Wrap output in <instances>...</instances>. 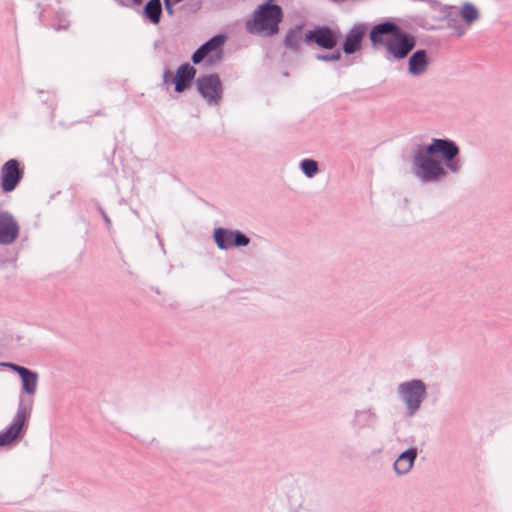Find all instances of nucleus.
Wrapping results in <instances>:
<instances>
[{
    "label": "nucleus",
    "mask_w": 512,
    "mask_h": 512,
    "mask_svg": "<svg viewBox=\"0 0 512 512\" xmlns=\"http://www.w3.org/2000/svg\"><path fill=\"white\" fill-rule=\"evenodd\" d=\"M165 1V5H166V8L168 11H171V4H170V0H164Z\"/></svg>",
    "instance_id": "obj_23"
},
{
    "label": "nucleus",
    "mask_w": 512,
    "mask_h": 512,
    "mask_svg": "<svg viewBox=\"0 0 512 512\" xmlns=\"http://www.w3.org/2000/svg\"><path fill=\"white\" fill-rule=\"evenodd\" d=\"M19 224L8 212L0 211V244L13 243L19 236Z\"/></svg>",
    "instance_id": "obj_9"
},
{
    "label": "nucleus",
    "mask_w": 512,
    "mask_h": 512,
    "mask_svg": "<svg viewBox=\"0 0 512 512\" xmlns=\"http://www.w3.org/2000/svg\"><path fill=\"white\" fill-rule=\"evenodd\" d=\"M480 19V11L476 5L470 2L463 3L458 12L448 17V27L457 37L465 35L468 28Z\"/></svg>",
    "instance_id": "obj_3"
},
{
    "label": "nucleus",
    "mask_w": 512,
    "mask_h": 512,
    "mask_svg": "<svg viewBox=\"0 0 512 512\" xmlns=\"http://www.w3.org/2000/svg\"><path fill=\"white\" fill-rule=\"evenodd\" d=\"M24 171L16 159L5 162L1 168V187L4 192H12L23 177Z\"/></svg>",
    "instance_id": "obj_6"
},
{
    "label": "nucleus",
    "mask_w": 512,
    "mask_h": 512,
    "mask_svg": "<svg viewBox=\"0 0 512 512\" xmlns=\"http://www.w3.org/2000/svg\"><path fill=\"white\" fill-rule=\"evenodd\" d=\"M25 421V412H18L11 426L6 431L0 433V446H6L14 442L21 433Z\"/></svg>",
    "instance_id": "obj_16"
},
{
    "label": "nucleus",
    "mask_w": 512,
    "mask_h": 512,
    "mask_svg": "<svg viewBox=\"0 0 512 512\" xmlns=\"http://www.w3.org/2000/svg\"><path fill=\"white\" fill-rule=\"evenodd\" d=\"M225 40V36H214L194 52L192 55L193 63L198 64L205 58H208L210 62L220 59L221 47L225 43Z\"/></svg>",
    "instance_id": "obj_7"
},
{
    "label": "nucleus",
    "mask_w": 512,
    "mask_h": 512,
    "mask_svg": "<svg viewBox=\"0 0 512 512\" xmlns=\"http://www.w3.org/2000/svg\"><path fill=\"white\" fill-rule=\"evenodd\" d=\"M301 168L308 177H312L313 175L316 174L318 166L316 161L306 159L302 161Z\"/></svg>",
    "instance_id": "obj_21"
},
{
    "label": "nucleus",
    "mask_w": 512,
    "mask_h": 512,
    "mask_svg": "<svg viewBox=\"0 0 512 512\" xmlns=\"http://www.w3.org/2000/svg\"><path fill=\"white\" fill-rule=\"evenodd\" d=\"M428 65L427 54L424 50L416 51L409 59V72L412 75H420L425 72Z\"/></svg>",
    "instance_id": "obj_17"
},
{
    "label": "nucleus",
    "mask_w": 512,
    "mask_h": 512,
    "mask_svg": "<svg viewBox=\"0 0 512 512\" xmlns=\"http://www.w3.org/2000/svg\"><path fill=\"white\" fill-rule=\"evenodd\" d=\"M198 90L209 102H217L221 97V82L218 76L209 75L197 80Z\"/></svg>",
    "instance_id": "obj_11"
},
{
    "label": "nucleus",
    "mask_w": 512,
    "mask_h": 512,
    "mask_svg": "<svg viewBox=\"0 0 512 512\" xmlns=\"http://www.w3.org/2000/svg\"><path fill=\"white\" fill-rule=\"evenodd\" d=\"M417 174L426 181L436 180L445 175L442 163L434 158L432 152L425 148L417 153L415 157Z\"/></svg>",
    "instance_id": "obj_4"
},
{
    "label": "nucleus",
    "mask_w": 512,
    "mask_h": 512,
    "mask_svg": "<svg viewBox=\"0 0 512 512\" xmlns=\"http://www.w3.org/2000/svg\"><path fill=\"white\" fill-rule=\"evenodd\" d=\"M273 2L274 0H267L255 10L253 18L246 24L247 29L251 33L263 34L265 36H272L278 33L283 12L281 7Z\"/></svg>",
    "instance_id": "obj_2"
},
{
    "label": "nucleus",
    "mask_w": 512,
    "mask_h": 512,
    "mask_svg": "<svg viewBox=\"0 0 512 512\" xmlns=\"http://www.w3.org/2000/svg\"><path fill=\"white\" fill-rule=\"evenodd\" d=\"M370 39L374 46H383L395 59L405 58L416 44L413 36L402 32L392 22L376 25L370 33Z\"/></svg>",
    "instance_id": "obj_1"
},
{
    "label": "nucleus",
    "mask_w": 512,
    "mask_h": 512,
    "mask_svg": "<svg viewBox=\"0 0 512 512\" xmlns=\"http://www.w3.org/2000/svg\"><path fill=\"white\" fill-rule=\"evenodd\" d=\"M144 13L153 24H158L162 14L160 0H150L145 6Z\"/></svg>",
    "instance_id": "obj_19"
},
{
    "label": "nucleus",
    "mask_w": 512,
    "mask_h": 512,
    "mask_svg": "<svg viewBox=\"0 0 512 512\" xmlns=\"http://www.w3.org/2000/svg\"><path fill=\"white\" fill-rule=\"evenodd\" d=\"M13 371L17 372L22 380L23 391L29 395H34L37 390V373L16 364H7Z\"/></svg>",
    "instance_id": "obj_14"
},
{
    "label": "nucleus",
    "mask_w": 512,
    "mask_h": 512,
    "mask_svg": "<svg viewBox=\"0 0 512 512\" xmlns=\"http://www.w3.org/2000/svg\"><path fill=\"white\" fill-rule=\"evenodd\" d=\"M214 239L218 247L221 249L246 246L249 244V239L245 235L237 231H230L222 228L215 230Z\"/></svg>",
    "instance_id": "obj_10"
},
{
    "label": "nucleus",
    "mask_w": 512,
    "mask_h": 512,
    "mask_svg": "<svg viewBox=\"0 0 512 512\" xmlns=\"http://www.w3.org/2000/svg\"><path fill=\"white\" fill-rule=\"evenodd\" d=\"M398 391L403 398L404 402L407 404L410 415H413L415 411L419 408L425 393V385L420 380H412L410 382L402 383Z\"/></svg>",
    "instance_id": "obj_5"
},
{
    "label": "nucleus",
    "mask_w": 512,
    "mask_h": 512,
    "mask_svg": "<svg viewBox=\"0 0 512 512\" xmlns=\"http://www.w3.org/2000/svg\"><path fill=\"white\" fill-rule=\"evenodd\" d=\"M338 35L328 27H319L305 33L306 42H314L324 49H333L337 45Z\"/></svg>",
    "instance_id": "obj_8"
},
{
    "label": "nucleus",
    "mask_w": 512,
    "mask_h": 512,
    "mask_svg": "<svg viewBox=\"0 0 512 512\" xmlns=\"http://www.w3.org/2000/svg\"><path fill=\"white\" fill-rule=\"evenodd\" d=\"M319 60H324V61H328V60H339L340 59V53H336V54H333L332 56H318L317 57Z\"/></svg>",
    "instance_id": "obj_22"
},
{
    "label": "nucleus",
    "mask_w": 512,
    "mask_h": 512,
    "mask_svg": "<svg viewBox=\"0 0 512 512\" xmlns=\"http://www.w3.org/2000/svg\"><path fill=\"white\" fill-rule=\"evenodd\" d=\"M196 75V69L188 63L182 64L176 71L174 77L175 91L182 93L191 86Z\"/></svg>",
    "instance_id": "obj_15"
},
{
    "label": "nucleus",
    "mask_w": 512,
    "mask_h": 512,
    "mask_svg": "<svg viewBox=\"0 0 512 512\" xmlns=\"http://www.w3.org/2000/svg\"><path fill=\"white\" fill-rule=\"evenodd\" d=\"M417 456V452L415 449H410L408 451L403 452L395 461L394 468L398 474H405L413 466L414 460Z\"/></svg>",
    "instance_id": "obj_18"
},
{
    "label": "nucleus",
    "mask_w": 512,
    "mask_h": 512,
    "mask_svg": "<svg viewBox=\"0 0 512 512\" xmlns=\"http://www.w3.org/2000/svg\"><path fill=\"white\" fill-rule=\"evenodd\" d=\"M302 41V28L290 29L285 36V46L292 50H298Z\"/></svg>",
    "instance_id": "obj_20"
},
{
    "label": "nucleus",
    "mask_w": 512,
    "mask_h": 512,
    "mask_svg": "<svg viewBox=\"0 0 512 512\" xmlns=\"http://www.w3.org/2000/svg\"><path fill=\"white\" fill-rule=\"evenodd\" d=\"M365 34L366 27L364 25L354 26L347 34L343 43V51L345 54H353L359 51Z\"/></svg>",
    "instance_id": "obj_13"
},
{
    "label": "nucleus",
    "mask_w": 512,
    "mask_h": 512,
    "mask_svg": "<svg viewBox=\"0 0 512 512\" xmlns=\"http://www.w3.org/2000/svg\"><path fill=\"white\" fill-rule=\"evenodd\" d=\"M426 148L428 149V152H432L433 154H440L443 160L447 162V165L453 171L456 170V167L449 163L459 152V149L454 142L443 139H434L432 143Z\"/></svg>",
    "instance_id": "obj_12"
}]
</instances>
